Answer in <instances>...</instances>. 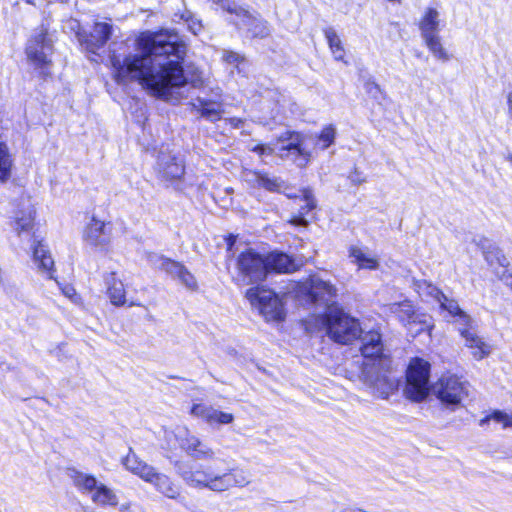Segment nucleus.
<instances>
[{"instance_id":"obj_1","label":"nucleus","mask_w":512,"mask_h":512,"mask_svg":"<svg viewBox=\"0 0 512 512\" xmlns=\"http://www.w3.org/2000/svg\"><path fill=\"white\" fill-rule=\"evenodd\" d=\"M138 53L130 54L121 60L111 57L114 78L117 83L138 81L152 95L166 98L173 88L187 83L193 88L207 86V79L200 71L193 72L189 78L184 75L182 62L187 47L179 35L169 30L143 32L136 39Z\"/></svg>"},{"instance_id":"obj_2","label":"nucleus","mask_w":512,"mask_h":512,"mask_svg":"<svg viewBox=\"0 0 512 512\" xmlns=\"http://www.w3.org/2000/svg\"><path fill=\"white\" fill-rule=\"evenodd\" d=\"M299 292L307 297V302L323 308L324 313L315 316V324L333 341L347 344L361 335L358 321L335 302L337 289L329 281L312 276L300 286Z\"/></svg>"},{"instance_id":"obj_3","label":"nucleus","mask_w":512,"mask_h":512,"mask_svg":"<svg viewBox=\"0 0 512 512\" xmlns=\"http://www.w3.org/2000/svg\"><path fill=\"white\" fill-rule=\"evenodd\" d=\"M175 470L187 486L195 489H208L217 493L226 492L234 487L243 488L252 482L250 471L239 467L218 472L212 465L191 466L188 463L177 461Z\"/></svg>"},{"instance_id":"obj_4","label":"nucleus","mask_w":512,"mask_h":512,"mask_svg":"<svg viewBox=\"0 0 512 512\" xmlns=\"http://www.w3.org/2000/svg\"><path fill=\"white\" fill-rule=\"evenodd\" d=\"M361 352L364 357L361 378L372 393L386 399L396 389L395 379L388 375L390 361L383 355V343L377 331L366 332L362 338Z\"/></svg>"},{"instance_id":"obj_5","label":"nucleus","mask_w":512,"mask_h":512,"mask_svg":"<svg viewBox=\"0 0 512 512\" xmlns=\"http://www.w3.org/2000/svg\"><path fill=\"white\" fill-rule=\"evenodd\" d=\"M469 385L453 374L442 375L431 387L433 395L451 411L463 406L468 397Z\"/></svg>"},{"instance_id":"obj_6","label":"nucleus","mask_w":512,"mask_h":512,"mask_svg":"<svg viewBox=\"0 0 512 512\" xmlns=\"http://www.w3.org/2000/svg\"><path fill=\"white\" fill-rule=\"evenodd\" d=\"M236 281L242 285L262 282L267 277L265 256L254 249H246L236 258Z\"/></svg>"},{"instance_id":"obj_7","label":"nucleus","mask_w":512,"mask_h":512,"mask_svg":"<svg viewBox=\"0 0 512 512\" xmlns=\"http://www.w3.org/2000/svg\"><path fill=\"white\" fill-rule=\"evenodd\" d=\"M430 364L420 358L413 359L406 373L405 396L414 401H423L429 393Z\"/></svg>"},{"instance_id":"obj_8","label":"nucleus","mask_w":512,"mask_h":512,"mask_svg":"<svg viewBox=\"0 0 512 512\" xmlns=\"http://www.w3.org/2000/svg\"><path fill=\"white\" fill-rule=\"evenodd\" d=\"M246 298L256 307L266 321H282L285 317L284 303L274 291L264 287H252L246 291Z\"/></svg>"},{"instance_id":"obj_9","label":"nucleus","mask_w":512,"mask_h":512,"mask_svg":"<svg viewBox=\"0 0 512 512\" xmlns=\"http://www.w3.org/2000/svg\"><path fill=\"white\" fill-rule=\"evenodd\" d=\"M260 157L277 153L281 158L291 159L298 167H304L310 161V152L299 141L290 142L287 145L274 148L268 144H257L249 148Z\"/></svg>"},{"instance_id":"obj_10","label":"nucleus","mask_w":512,"mask_h":512,"mask_svg":"<svg viewBox=\"0 0 512 512\" xmlns=\"http://www.w3.org/2000/svg\"><path fill=\"white\" fill-rule=\"evenodd\" d=\"M53 41L43 29L30 38L26 46L28 60L37 68L46 69L50 63Z\"/></svg>"},{"instance_id":"obj_11","label":"nucleus","mask_w":512,"mask_h":512,"mask_svg":"<svg viewBox=\"0 0 512 512\" xmlns=\"http://www.w3.org/2000/svg\"><path fill=\"white\" fill-rule=\"evenodd\" d=\"M111 239V224L93 216L83 231L84 242L99 251H108Z\"/></svg>"},{"instance_id":"obj_12","label":"nucleus","mask_w":512,"mask_h":512,"mask_svg":"<svg viewBox=\"0 0 512 512\" xmlns=\"http://www.w3.org/2000/svg\"><path fill=\"white\" fill-rule=\"evenodd\" d=\"M210 97L198 96L192 102L193 109L201 115V117L215 122L221 119L223 110L222 90L219 87L211 89Z\"/></svg>"},{"instance_id":"obj_13","label":"nucleus","mask_w":512,"mask_h":512,"mask_svg":"<svg viewBox=\"0 0 512 512\" xmlns=\"http://www.w3.org/2000/svg\"><path fill=\"white\" fill-rule=\"evenodd\" d=\"M157 173L164 181L178 183L185 173L184 163L174 155L161 153L157 161Z\"/></svg>"},{"instance_id":"obj_14","label":"nucleus","mask_w":512,"mask_h":512,"mask_svg":"<svg viewBox=\"0 0 512 512\" xmlns=\"http://www.w3.org/2000/svg\"><path fill=\"white\" fill-rule=\"evenodd\" d=\"M458 331L465 341V346L470 349L476 360H482L490 354V345L478 335L474 320H472L471 326L458 327Z\"/></svg>"},{"instance_id":"obj_15","label":"nucleus","mask_w":512,"mask_h":512,"mask_svg":"<svg viewBox=\"0 0 512 512\" xmlns=\"http://www.w3.org/2000/svg\"><path fill=\"white\" fill-rule=\"evenodd\" d=\"M182 440V451L189 457L199 461L215 460V450L205 441L188 431Z\"/></svg>"},{"instance_id":"obj_16","label":"nucleus","mask_w":512,"mask_h":512,"mask_svg":"<svg viewBox=\"0 0 512 512\" xmlns=\"http://www.w3.org/2000/svg\"><path fill=\"white\" fill-rule=\"evenodd\" d=\"M265 264L267 266V275L270 272L290 274L297 271L302 263L296 262L288 254L283 252H271L265 256Z\"/></svg>"},{"instance_id":"obj_17","label":"nucleus","mask_w":512,"mask_h":512,"mask_svg":"<svg viewBox=\"0 0 512 512\" xmlns=\"http://www.w3.org/2000/svg\"><path fill=\"white\" fill-rule=\"evenodd\" d=\"M191 414L203 419L209 425H226L234 421V415L205 404H194Z\"/></svg>"},{"instance_id":"obj_18","label":"nucleus","mask_w":512,"mask_h":512,"mask_svg":"<svg viewBox=\"0 0 512 512\" xmlns=\"http://www.w3.org/2000/svg\"><path fill=\"white\" fill-rule=\"evenodd\" d=\"M146 482L153 485L159 493L170 499H177L181 494L180 486L168 475L158 472L155 468Z\"/></svg>"},{"instance_id":"obj_19","label":"nucleus","mask_w":512,"mask_h":512,"mask_svg":"<svg viewBox=\"0 0 512 512\" xmlns=\"http://www.w3.org/2000/svg\"><path fill=\"white\" fill-rule=\"evenodd\" d=\"M348 252L352 263L355 264L359 270L374 271L379 269V258L370 252L368 248L353 245L349 248Z\"/></svg>"},{"instance_id":"obj_20","label":"nucleus","mask_w":512,"mask_h":512,"mask_svg":"<svg viewBox=\"0 0 512 512\" xmlns=\"http://www.w3.org/2000/svg\"><path fill=\"white\" fill-rule=\"evenodd\" d=\"M478 245L482 249L485 260L491 267L494 268L496 274L497 271H499L497 266L501 268L500 272L508 270V260L498 247L494 246L487 239L480 240Z\"/></svg>"},{"instance_id":"obj_21","label":"nucleus","mask_w":512,"mask_h":512,"mask_svg":"<svg viewBox=\"0 0 512 512\" xmlns=\"http://www.w3.org/2000/svg\"><path fill=\"white\" fill-rule=\"evenodd\" d=\"M122 464L129 472L138 476L145 482L154 470L153 466L140 459L131 448L128 454L122 459Z\"/></svg>"},{"instance_id":"obj_22","label":"nucleus","mask_w":512,"mask_h":512,"mask_svg":"<svg viewBox=\"0 0 512 512\" xmlns=\"http://www.w3.org/2000/svg\"><path fill=\"white\" fill-rule=\"evenodd\" d=\"M419 30L422 39L439 35L440 27V13L435 8H427L419 20Z\"/></svg>"},{"instance_id":"obj_23","label":"nucleus","mask_w":512,"mask_h":512,"mask_svg":"<svg viewBox=\"0 0 512 512\" xmlns=\"http://www.w3.org/2000/svg\"><path fill=\"white\" fill-rule=\"evenodd\" d=\"M237 26L247 27V32L254 38H265L270 35L271 29L267 21L258 18L248 11V18L239 17L235 22Z\"/></svg>"},{"instance_id":"obj_24","label":"nucleus","mask_w":512,"mask_h":512,"mask_svg":"<svg viewBox=\"0 0 512 512\" xmlns=\"http://www.w3.org/2000/svg\"><path fill=\"white\" fill-rule=\"evenodd\" d=\"M33 261L37 268L53 278L54 260L47 247L40 241L33 246Z\"/></svg>"},{"instance_id":"obj_25","label":"nucleus","mask_w":512,"mask_h":512,"mask_svg":"<svg viewBox=\"0 0 512 512\" xmlns=\"http://www.w3.org/2000/svg\"><path fill=\"white\" fill-rule=\"evenodd\" d=\"M440 307L447 311L452 317L455 318V323L458 327H462L464 325L471 326L472 318L465 311H463L458 302L454 299H449L445 294L438 301Z\"/></svg>"},{"instance_id":"obj_26","label":"nucleus","mask_w":512,"mask_h":512,"mask_svg":"<svg viewBox=\"0 0 512 512\" xmlns=\"http://www.w3.org/2000/svg\"><path fill=\"white\" fill-rule=\"evenodd\" d=\"M107 293L110 301L115 306H121L126 303V291L121 280L116 278L115 272H110L105 276Z\"/></svg>"},{"instance_id":"obj_27","label":"nucleus","mask_w":512,"mask_h":512,"mask_svg":"<svg viewBox=\"0 0 512 512\" xmlns=\"http://www.w3.org/2000/svg\"><path fill=\"white\" fill-rule=\"evenodd\" d=\"M245 180L252 184L255 187H263L268 191L275 192L279 191L283 187V182L278 178H270L267 174L257 172V171H248L244 175Z\"/></svg>"},{"instance_id":"obj_28","label":"nucleus","mask_w":512,"mask_h":512,"mask_svg":"<svg viewBox=\"0 0 512 512\" xmlns=\"http://www.w3.org/2000/svg\"><path fill=\"white\" fill-rule=\"evenodd\" d=\"M188 428L176 427L174 430L164 429L163 438L161 442L162 449L166 451H174L178 447L182 450V440L185 439L188 434Z\"/></svg>"},{"instance_id":"obj_29","label":"nucleus","mask_w":512,"mask_h":512,"mask_svg":"<svg viewBox=\"0 0 512 512\" xmlns=\"http://www.w3.org/2000/svg\"><path fill=\"white\" fill-rule=\"evenodd\" d=\"M34 211L31 205L23 207L16 212L13 221V229L20 235L23 232H29L33 227Z\"/></svg>"},{"instance_id":"obj_30","label":"nucleus","mask_w":512,"mask_h":512,"mask_svg":"<svg viewBox=\"0 0 512 512\" xmlns=\"http://www.w3.org/2000/svg\"><path fill=\"white\" fill-rule=\"evenodd\" d=\"M148 260L154 267L161 269L177 278L185 268L179 262H175L169 258L157 254H150Z\"/></svg>"},{"instance_id":"obj_31","label":"nucleus","mask_w":512,"mask_h":512,"mask_svg":"<svg viewBox=\"0 0 512 512\" xmlns=\"http://www.w3.org/2000/svg\"><path fill=\"white\" fill-rule=\"evenodd\" d=\"M112 33V25L107 22H95L93 31L91 32L90 46L91 49L103 47L109 40Z\"/></svg>"},{"instance_id":"obj_32","label":"nucleus","mask_w":512,"mask_h":512,"mask_svg":"<svg viewBox=\"0 0 512 512\" xmlns=\"http://www.w3.org/2000/svg\"><path fill=\"white\" fill-rule=\"evenodd\" d=\"M14 159L5 142H0V183H6L12 176Z\"/></svg>"},{"instance_id":"obj_33","label":"nucleus","mask_w":512,"mask_h":512,"mask_svg":"<svg viewBox=\"0 0 512 512\" xmlns=\"http://www.w3.org/2000/svg\"><path fill=\"white\" fill-rule=\"evenodd\" d=\"M423 41L435 59L441 62H448L451 60L452 55L444 47L440 34L425 38Z\"/></svg>"},{"instance_id":"obj_34","label":"nucleus","mask_w":512,"mask_h":512,"mask_svg":"<svg viewBox=\"0 0 512 512\" xmlns=\"http://www.w3.org/2000/svg\"><path fill=\"white\" fill-rule=\"evenodd\" d=\"M391 313L396 314L400 321L412 325L416 323L418 316L415 314L410 301L393 303L389 306Z\"/></svg>"},{"instance_id":"obj_35","label":"nucleus","mask_w":512,"mask_h":512,"mask_svg":"<svg viewBox=\"0 0 512 512\" xmlns=\"http://www.w3.org/2000/svg\"><path fill=\"white\" fill-rule=\"evenodd\" d=\"M302 200L305 203L301 206V211L298 216H294L291 218L290 223L295 226H306L308 224L307 220L304 218V214L313 210L316 207V201L312 192L308 189H304L301 191Z\"/></svg>"},{"instance_id":"obj_36","label":"nucleus","mask_w":512,"mask_h":512,"mask_svg":"<svg viewBox=\"0 0 512 512\" xmlns=\"http://www.w3.org/2000/svg\"><path fill=\"white\" fill-rule=\"evenodd\" d=\"M325 38L335 60L344 61L345 49L337 32L329 27L324 30Z\"/></svg>"},{"instance_id":"obj_37","label":"nucleus","mask_w":512,"mask_h":512,"mask_svg":"<svg viewBox=\"0 0 512 512\" xmlns=\"http://www.w3.org/2000/svg\"><path fill=\"white\" fill-rule=\"evenodd\" d=\"M93 502L100 505L116 506L119 502L116 493L104 484H99L98 489L92 494Z\"/></svg>"},{"instance_id":"obj_38","label":"nucleus","mask_w":512,"mask_h":512,"mask_svg":"<svg viewBox=\"0 0 512 512\" xmlns=\"http://www.w3.org/2000/svg\"><path fill=\"white\" fill-rule=\"evenodd\" d=\"M73 482L80 490L94 493L98 489V482L92 475L76 472L73 476Z\"/></svg>"},{"instance_id":"obj_39","label":"nucleus","mask_w":512,"mask_h":512,"mask_svg":"<svg viewBox=\"0 0 512 512\" xmlns=\"http://www.w3.org/2000/svg\"><path fill=\"white\" fill-rule=\"evenodd\" d=\"M218 8L223 11L239 17L248 18V10L239 6L234 0H211Z\"/></svg>"},{"instance_id":"obj_40","label":"nucleus","mask_w":512,"mask_h":512,"mask_svg":"<svg viewBox=\"0 0 512 512\" xmlns=\"http://www.w3.org/2000/svg\"><path fill=\"white\" fill-rule=\"evenodd\" d=\"M181 19L187 23L188 29L194 34H199L202 29L203 25L201 20H199L197 17L193 15L190 11H185L181 14Z\"/></svg>"},{"instance_id":"obj_41","label":"nucleus","mask_w":512,"mask_h":512,"mask_svg":"<svg viewBox=\"0 0 512 512\" xmlns=\"http://www.w3.org/2000/svg\"><path fill=\"white\" fill-rule=\"evenodd\" d=\"M418 292L420 294H426L434 298L437 302L441 299L444 293L439 290L436 286L426 281L417 284Z\"/></svg>"},{"instance_id":"obj_42","label":"nucleus","mask_w":512,"mask_h":512,"mask_svg":"<svg viewBox=\"0 0 512 512\" xmlns=\"http://www.w3.org/2000/svg\"><path fill=\"white\" fill-rule=\"evenodd\" d=\"M335 136L336 130L333 125L325 127L319 135V141L322 143V149H326L333 144Z\"/></svg>"},{"instance_id":"obj_43","label":"nucleus","mask_w":512,"mask_h":512,"mask_svg":"<svg viewBox=\"0 0 512 512\" xmlns=\"http://www.w3.org/2000/svg\"><path fill=\"white\" fill-rule=\"evenodd\" d=\"M178 279L189 289H196L197 287L195 277L186 268L183 269Z\"/></svg>"},{"instance_id":"obj_44","label":"nucleus","mask_w":512,"mask_h":512,"mask_svg":"<svg viewBox=\"0 0 512 512\" xmlns=\"http://www.w3.org/2000/svg\"><path fill=\"white\" fill-rule=\"evenodd\" d=\"M222 60L228 64L238 65L240 62L244 60V58L234 51L223 50Z\"/></svg>"},{"instance_id":"obj_45","label":"nucleus","mask_w":512,"mask_h":512,"mask_svg":"<svg viewBox=\"0 0 512 512\" xmlns=\"http://www.w3.org/2000/svg\"><path fill=\"white\" fill-rule=\"evenodd\" d=\"M491 418L497 422L503 423L504 427H512V415H508L501 411H496L492 414Z\"/></svg>"},{"instance_id":"obj_46","label":"nucleus","mask_w":512,"mask_h":512,"mask_svg":"<svg viewBox=\"0 0 512 512\" xmlns=\"http://www.w3.org/2000/svg\"><path fill=\"white\" fill-rule=\"evenodd\" d=\"M62 292L63 294L68 297L69 299H71L73 302H77L78 300V295L76 293V290L74 289V287L70 286V285H67L65 287L62 288Z\"/></svg>"},{"instance_id":"obj_47","label":"nucleus","mask_w":512,"mask_h":512,"mask_svg":"<svg viewBox=\"0 0 512 512\" xmlns=\"http://www.w3.org/2000/svg\"><path fill=\"white\" fill-rule=\"evenodd\" d=\"M497 276L505 282L506 285L510 286L512 290V274L509 272V270H505L503 272L497 271Z\"/></svg>"},{"instance_id":"obj_48","label":"nucleus","mask_w":512,"mask_h":512,"mask_svg":"<svg viewBox=\"0 0 512 512\" xmlns=\"http://www.w3.org/2000/svg\"><path fill=\"white\" fill-rule=\"evenodd\" d=\"M350 181L355 185H360L363 182H365V178L359 173L357 170H355L350 176Z\"/></svg>"},{"instance_id":"obj_49","label":"nucleus","mask_w":512,"mask_h":512,"mask_svg":"<svg viewBox=\"0 0 512 512\" xmlns=\"http://www.w3.org/2000/svg\"><path fill=\"white\" fill-rule=\"evenodd\" d=\"M227 122L231 125L233 128H241L244 124V120L237 117H231L227 119Z\"/></svg>"},{"instance_id":"obj_50","label":"nucleus","mask_w":512,"mask_h":512,"mask_svg":"<svg viewBox=\"0 0 512 512\" xmlns=\"http://www.w3.org/2000/svg\"><path fill=\"white\" fill-rule=\"evenodd\" d=\"M508 115L512 118V91L507 95Z\"/></svg>"},{"instance_id":"obj_51","label":"nucleus","mask_w":512,"mask_h":512,"mask_svg":"<svg viewBox=\"0 0 512 512\" xmlns=\"http://www.w3.org/2000/svg\"><path fill=\"white\" fill-rule=\"evenodd\" d=\"M342 512H365V511L358 509V508H348V509L343 510Z\"/></svg>"},{"instance_id":"obj_52","label":"nucleus","mask_w":512,"mask_h":512,"mask_svg":"<svg viewBox=\"0 0 512 512\" xmlns=\"http://www.w3.org/2000/svg\"><path fill=\"white\" fill-rule=\"evenodd\" d=\"M419 323L421 324V327L419 329H417L416 332L422 331L424 329V327L427 326L425 321H419Z\"/></svg>"},{"instance_id":"obj_53","label":"nucleus","mask_w":512,"mask_h":512,"mask_svg":"<svg viewBox=\"0 0 512 512\" xmlns=\"http://www.w3.org/2000/svg\"><path fill=\"white\" fill-rule=\"evenodd\" d=\"M129 306H142L140 303H137V302H130L129 303Z\"/></svg>"},{"instance_id":"obj_54","label":"nucleus","mask_w":512,"mask_h":512,"mask_svg":"<svg viewBox=\"0 0 512 512\" xmlns=\"http://www.w3.org/2000/svg\"><path fill=\"white\" fill-rule=\"evenodd\" d=\"M507 160L512 164V153L507 155Z\"/></svg>"},{"instance_id":"obj_55","label":"nucleus","mask_w":512,"mask_h":512,"mask_svg":"<svg viewBox=\"0 0 512 512\" xmlns=\"http://www.w3.org/2000/svg\"><path fill=\"white\" fill-rule=\"evenodd\" d=\"M73 24H74V25L72 26V28H73V29H75L76 27H77V28L79 27V24H78V22H77V21H73Z\"/></svg>"},{"instance_id":"obj_56","label":"nucleus","mask_w":512,"mask_h":512,"mask_svg":"<svg viewBox=\"0 0 512 512\" xmlns=\"http://www.w3.org/2000/svg\"><path fill=\"white\" fill-rule=\"evenodd\" d=\"M28 4H34L32 0H25Z\"/></svg>"},{"instance_id":"obj_57","label":"nucleus","mask_w":512,"mask_h":512,"mask_svg":"<svg viewBox=\"0 0 512 512\" xmlns=\"http://www.w3.org/2000/svg\"><path fill=\"white\" fill-rule=\"evenodd\" d=\"M147 318H148L149 320H152V319H153V317H152L151 315H147Z\"/></svg>"}]
</instances>
